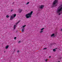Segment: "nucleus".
Masks as SVG:
<instances>
[{
	"mask_svg": "<svg viewBox=\"0 0 62 62\" xmlns=\"http://www.w3.org/2000/svg\"><path fill=\"white\" fill-rule=\"evenodd\" d=\"M57 13H59V15H61V13H62V5H61L59 6L57 9Z\"/></svg>",
	"mask_w": 62,
	"mask_h": 62,
	"instance_id": "f257e3e1",
	"label": "nucleus"
},
{
	"mask_svg": "<svg viewBox=\"0 0 62 62\" xmlns=\"http://www.w3.org/2000/svg\"><path fill=\"white\" fill-rule=\"evenodd\" d=\"M57 5H58L57 0H55L53 2L52 7V8H54V7H56V6H57Z\"/></svg>",
	"mask_w": 62,
	"mask_h": 62,
	"instance_id": "f03ea898",
	"label": "nucleus"
},
{
	"mask_svg": "<svg viewBox=\"0 0 62 62\" xmlns=\"http://www.w3.org/2000/svg\"><path fill=\"white\" fill-rule=\"evenodd\" d=\"M33 13V11H31L30 13H29L28 14H27L26 15V17L27 19L30 18L31 17V15Z\"/></svg>",
	"mask_w": 62,
	"mask_h": 62,
	"instance_id": "7ed1b4c3",
	"label": "nucleus"
},
{
	"mask_svg": "<svg viewBox=\"0 0 62 62\" xmlns=\"http://www.w3.org/2000/svg\"><path fill=\"white\" fill-rule=\"evenodd\" d=\"M23 11V10L21 9V8H19L18 9V11L19 13H21L22 12V11Z\"/></svg>",
	"mask_w": 62,
	"mask_h": 62,
	"instance_id": "20e7f679",
	"label": "nucleus"
},
{
	"mask_svg": "<svg viewBox=\"0 0 62 62\" xmlns=\"http://www.w3.org/2000/svg\"><path fill=\"white\" fill-rule=\"evenodd\" d=\"M43 7H44V6L43 5H40L39 6V8L41 9H42Z\"/></svg>",
	"mask_w": 62,
	"mask_h": 62,
	"instance_id": "39448f33",
	"label": "nucleus"
},
{
	"mask_svg": "<svg viewBox=\"0 0 62 62\" xmlns=\"http://www.w3.org/2000/svg\"><path fill=\"white\" fill-rule=\"evenodd\" d=\"M44 29H45V28H44L41 29L40 30H41V31L40 32V33H42V32H43V30Z\"/></svg>",
	"mask_w": 62,
	"mask_h": 62,
	"instance_id": "423d86ee",
	"label": "nucleus"
},
{
	"mask_svg": "<svg viewBox=\"0 0 62 62\" xmlns=\"http://www.w3.org/2000/svg\"><path fill=\"white\" fill-rule=\"evenodd\" d=\"M55 36L54 33H53L51 35V37H55Z\"/></svg>",
	"mask_w": 62,
	"mask_h": 62,
	"instance_id": "0eeeda50",
	"label": "nucleus"
},
{
	"mask_svg": "<svg viewBox=\"0 0 62 62\" xmlns=\"http://www.w3.org/2000/svg\"><path fill=\"white\" fill-rule=\"evenodd\" d=\"M13 16V15H12V16L10 17V20H12V19H14V17L12 16Z\"/></svg>",
	"mask_w": 62,
	"mask_h": 62,
	"instance_id": "6e6552de",
	"label": "nucleus"
},
{
	"mask_svg": "<svg viewBox=\"0 0 62 62\" xmlns=\"http://www.w3.org/2000/svg\"><path fill=\"white\" fill-rule=\"evenodd\" d=\"M24 28H23L22 29V32L23 33V32H24Z\"/></svg>",
	"mask_w": 62,
	"mask_h": 62,
	"instance_id": "1a4fd4ad",
	"label": "nucleus"
},
{
	"mask_svg": "<svg viewBox=\"0 0 62 62\" xmlns=\"http://www.w3.org/2000/svg\"><path fill=\"white\" fill-rule=\"evenodd\" d=\"M16 27H17V26L16 25H15L14 27V30H15V29L16 28Z\"/></svg>",
	"mask_w": 62,
	"mask_h": 62,
	"instance_id": "9d476101",
	"label": "nucleus"
},
{
	"mask_svg": "<svg viewBox=\"0 0 62 62\" xmlns=\"http://www.w3.org/2000/svg\"><path fill=\"white\" fill-rule=\"evenodd\" d=\"M13 15V16L14 17H16V15L15 14L14 15Z\"/></svg>",
	"mask_w": 62,
	"mask_h": 62,
	"instance_id": "9b49d317",
	"label": "nucleus"
},
{
	"mask_svg": "<svg viewBox=\"0 0 62 62\" xmlns=\"http://www.w3.org/2000/svg\"><path fill=\"white\" fill-rule=\"evenodd\" d=\"M8 47H9V46L8 45L6 46V49H8Z\"/></svg>",
	"mask_w": 62,
	"mask_h": 62,
	"instance_id": "f8f14e48",
	"label": "nucleus"
},
{
	"mask_svg": "<svg viewBox=\"0 0 62 62\" xmlns=\"http://www.w3.org/2000/svg\"><path fill=\"white\" fill-rule=\"evenodd\" d=\"M25 26H26V25H24V26H23V28H24Z\"/></svg>",
	"mask_w": 62,
	"mask_h": 62,
	"instance_id": "ddd939ff",
	"label": "nucleus"
},
{
	"mask_svg": "<svg viewBox=\"0 0 62 62\" xmlns=\"http://www.w3.org/2000/svg\"><path fill=\"white\" fill-rule=\"evenodd\" d=\"M53 51L54 52H55V51H56V50H55V49H53Z\"/></svg>",
	"mask_w": 62,
	"mask_h": 62,
	"instance_id": "4468645a",
	"label": "nucleus"
},
{
	"mask_svg": "<svg viewBox=\"0 0 62 62\" xmlns=\"http://www.w3.org/2000/svg\"><path fill=\"white\" fill-rule=\"evenodd\" d=\"M6 17L7 18H8L9 17V16L8 15L6 16Z\"/></svg>",
	"mask_w": 62,
	"mask_h": 62,
	"instance_id": "2eb2a0df",
	"label": "nucleus"
},
{
	"mask_svg": "<svg viewBox=\"0 0 62 62\" xmlns=\"http://www.w3.org/2000/svg\"><path fill=\"white\" fill-rule=\"evenodd\" d=\"M47 49V48H45L43 49V50H45Z\"/></svg>",
	"mask_w": 62,
	"mask_h": 62,
	"instance_id": "dca6fc26",
	"label": "nucleus"
},
{
	"mask_svg": "<svg viewBox=\"0 0 62 62\" xmlns=\"http://www.w3.org/2000/svg\"><path fill=\"white\" fill-rule=\"evenodd\" d=\"M29 2H28L26 4V5H28V4H29Z\"/></svg>",
	"mask_w": 62,
	"mask_h": 62,
	"instance_id": "f3484780",
	"label": "nucleus"
},
{
	"mask_svg": "<svg viewBox=\"0 0 62 62\" xmlns=\"http://www.w3.org/2000/svg\"><path fill=\"white\" fill-rule=\"evenodd\" d=\"M16 38H16V37H15L14 38V39H16Z\"/></svg>",
	"mask_w": 62,
	"mask_h": 62,
	"instance_id": "a211bd4d",
	"label": "nucleus"
},
{
	"mask_svg": "<svg viewBox=\"0 0 62 62\" xmlns=\"http://www.w3.org/2000/svg\"><path fill=\"white\" fill-rule=\"evenodd\" d=\"M62 57H60L59 58V59H62Z\"/></svg>",
	"mask_w": 62,
	"mask_h": 62,
	"instance_id": "6ab92c4d",
	"label": "nucleus"
},
{
	"mask_svg": "<svg viewBox=\"0 0 62 62\" xmlns=\"http://www.w3.org/2000/svg\"><path fill=\"white\" fill-rule=\"evenodd\" d=\"M18 22H17V23H16V24L17 25L18 24Z\"/></svg>",
	"mask_w": 62,
	"mask_h": 62,
	"instance_id": "aec40b11",
	"label": "nucleus"
},
{
	"mask_svg": "<svg viewBox=\"0 0 62 62\" xmlns=\"http://www.w3.org/2000/svg\"><path fill=\"white\" fill-rule=\"evenodd\" d=\"M19 22H20V21H19L18 22H17V23H19Z\"/></svg>",
	"mask_w": 62,
	"mask_h": 62,
	"instance_id": "412c9836",
	"label": "nucleus"
},
{
	"mask_svg": "<svg viewBox=\"0 0 62 62\" xmlns=\"http://www.w3.org/2000/svg\"><path fill=\"white\" fill-rule=\"evenodd\" d=\"M13 11V10L12 9V10H11V12H12V11Z\"/></svg>",
	"mask_w": 62,
	"mask_h": 62,
	"instance_id": "4be33fe9",
	"label": "nucleus"
},
{
	"mask_svg": "<svg viewBox=\"0 0 62 62\" xmlns=\"http://www.w3.org/2000/svg\"><path fill=\"white\" fill-rule=\"evenodd\" d=\"M51 56H49V58H51Z\"/></svg>",
	"mask_w": 62,
	"mask_h": 62,
	"instance_id": "5701e85b",
	"label": "nucleus"
},
{
	"mask_svg": "<svg viewBox=\"0 0 62 62\" xmlns=\"http://www.w3.org/2000/svg\"><path fill=\"white\" fill-rule=\"evenodd\" d=\"M17 52H18H18H19V50H17Z\"/></svg>",
	"mask_w": 62,
	"mask_h": 62,
	"instance_id": "b1692460",
	"label": "nucleus"
},
{
	"mask_svg": "<svg viewBox=\"0 0 62 62\" xmlns=\"http://www.w3.org/2000/svg\"><path fill=\"white\" fill-rule=\"evenodd\" d=\"M21 42V41H19V43H20Z\"/></svg>",
	"mask_w": 62,
	"mask_h": 62,
	"instance_id": "393cba45",
	"label": "nucleus"
},
{
	"mask_svg": "<svg viewBox=\"0 0 62 62\" xmlns=\"http://www.w3.org/2000/svg\"><path fill=\"white\" fill-rule=\"evenodd\" d=\"M45 61H47V59H46V60H45Z\"/></svg>",
	"mask_w": 62,
	"mask_h": 62,
	"instance_id": "a878e982",
	"label": "nucleus"
},
{
	"mask_svg": "<svg viewBox=\"0 0 62 62\" xmlns=\"http://www.w3.org/2000/svg\"><path fill=\"white\" fill-rule=\"evenodd\" d=\"M55 49H57V48H56Z\"/></svg>",
	"mask_w": 62,
	"mask_h": 62,
	"instance_id": "bb28decb",
	"label": "nucleus"
},
{
	"mask_svg": "<svg viewBox=\"0 0 62 62\" xmlns=\"http://www.w3.org/2000/svg\"><path fill=\"white\" fill-rule=\"evenodd\" d=\"M61 31H62V29H61Z\"/></svg>",
	"mask_w": 62,
	"mask_h": 62,
	"instance_id": "cd10ccee",
	"label": "nucleus"
},
{
	"mask_svg": "<svg viewBox=\"0 0 62 62\" xmlns=\"http://www.w3.org/2000/svg\"><path fill=\"white\" fill-rule=\"evenodd\" d=\"M5 52H6V51H4V53H5Z\"/></svg>",
	"mask_w": 62,
	"mask_h": 62,
	"instance_id": "c85d7f7f",
	"label": "nucleus"
},
{
	"mask_svg": "<svg viewBox=\"0 0 62 62\" xmlns=\"http://www.w3.org/2000/svg\"><path fill=\"white\" fill-rule=\"evenodd\" d=\"M13 4H14V2H13Z\"/></svg>",
	"mask_w": 62,
	"mask_h": 62,
	"instance_id": "c756f323",
	"label": "nucleus"
}]
</instances>
